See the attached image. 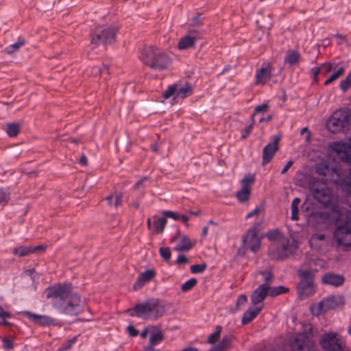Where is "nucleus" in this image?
Listing matches in <instances>:
<instances>
[{"label": "nucleus", "instance_id": "obj_1", "mask_svg": "<svg viewBox=\"0 0 351 351\" xmlns=\"http://www.w3.org/2000/svg\"><path fill=\"white\" fill-rule=\"evenodd\" d=\"M330 148L341 160L351 165V137L347 141L333 142ZM316 172L339 186L346 195L347 202L351 207V167L348 176L337 167L330 169L325 162H321L316 167Z\"/></svg>", "mask_w": 351, "mask_h": 351}, {"label": "nucleus", "instance_id": "obj_2", "mask_svg": "<svg viewBox=\"0 0 351 351\" xmlns=\"http://www.w3.org/2000/svg\"><path fill=\"white\" fill-rule=\"evenodd\" d=\"M330 218L337 221H343L342 223L337 225L333 232L335 242L339 245L351 246V210L334 206Z\"/></svg>", "mask_w": 351, "mask_h": 351}, {"label": "nucleus", "instance_id": "obj_3", "mask_svg": "<svg viewBox=\"0 0 351 351\" xmlns=\"http://www.w3.org/2000/svg\"><path fill=\"white\" fill-rule=\"evenodd\" d=\"M140 58L145 64L158 71L166 69L170 62L165 53L152 46L145 47L141 51Z\"/></svg>", "mask_w": 351, "mask_h": 351}, {"label": "nucleus", "instance_id": "obj_4", "mask_svg": "<svg viewBox=\"0 0 351 351\" xmlns=\"http://www.w3.org/2000/svg\"><path fill=\"white\" fill-rule=\"evenodd\" d=\"M53 306L60 313L69 315H77L86 307L85 301L76 293L71 294L64 302L53 303Z\"/></svg>", "mask_w": 351, "mask_h": 351}, {"label": "nucleus", "instance_id": "obj_5", "mask_svg": "<svg viewBox=\"0 0 351 351\" xmlns=\"http://www.w3.org/2000/svg\"><path fill=\"white\" fill-rule=\"evenodd\" d=\"M116 29L109 25L97 27L90 34V45L93 48L99 45H104L112 44L114 41Z\"/></svg>", "mask_w": 351, "mask_h": 351}, {"label": "nucleus", "instance_id": "obj_6", "mask_svg": "<svg viewBox=\"0 0 351 351\" xmlns=\"http://www.w3.org/2000/svg\"><path fill=\"white\" fill-rule=\"evenodd\" d=\"M344 298L341 295H331L324 298L319 303L311 306L313 315L318 316L328 311L335 309L343 305Z\"/></svg>", "mask_w": 351, "mask_h": 351}, {"label": "nucleus", "instance_id": "obj_7", "mask_svg": "<svg viewBox=\"0 0 351 351\" xmlns=\"http://www.w3.org/2000/svg\"><path fill=\"white\" fill-rule=\"evenodd\" d=\"M300 282L298 285V294L302 300L313 295L315 293V285L313 274L308 270H299Z\"/></svg>", "mask_w": 351, "mask_h": 351}, {"label": "nucleus", "instance_id": "obj_8", "mask_svg": "<svg viewBox=\"0 0 351 351\" xmlns=\"http://www.w3.org/2000/svg\"><path fill=\"white\" fill-rule=\"evenodd\" d=\"M156 299H149L138 303L128 311L130 315L136 316L144 319H155Z\"/></svg>", "mask_w": 351, "mask_h": 351}, {"label": "nucleus", "instance_id": "obj_9", "mask_svg": "<svg viewBox=\"0 0 351 351\" xmlns=\"http://www.w3.org/2000/svg\"><path fill=\"white\" fill-rule=\"evenodd\" d=\"M313 197L324 206L327 207L332 199V191L323 182H314L311 187Z\"/></svg>", "mask_w": 351, "mask_h": 351}, {"label": "nucleus", "instance_id": "obj_10", "mask_svg": "<svg viewBox=\"0 0 351 351\" xmlns=\"http://www.w3.org/2000/svg\"><path fill=\"white\" fill-rule=\"evenodd\" d=\"M74 293L70 284H59L47 289V297L53 298V303L64 302Z\"/></svg>", "mask_w": 351, "mask_h": 351}, {"label": "nucleus", "instance_id": "obj_11", "mask_svg": "<svg viewBox=\"0 0 351 351\" xmlns=\"http://www.w3.org/2000/svg\"><path fill=\"white\" fill-rule=\"evenodd\" d=\"M322 348L326 351H343V339L335 332L324 335L320 340Z\"/></svg>", "mask_w": 351, "mask_h": 351}, {"label": "nucleus", "instance_id": "obj_12", "mask_svg": "<svg viewBox=\"0 0 351 351\" xmlns=\"http://www.w3.org/2000/svg\"><path fill=\"white\" fill-rule=\"evenodd\" d=\"M21 314L27 317L31 322L40 327H61L62 325L58 320L43 315L33 313L25 311L21 312Z\"/></svg>", "mask_w": 351, "mask_h": 351}, {"label": "nucleus", "instance_id": "obj_13", "mask_svg": "<svg viewBox=\"0 0 351 351\" xmlns=\"http://www.w3.org/2000/svg\"><path fill=\"white\" fill-rule=\"evenodd\" d=\"M260 223H256L243 236V244L249 247L251 251L256 252L261 247V239L258 237Z\"/></svg>", "mask_w": 351, "mask_h": 351}, {"label": "nucleus", "instance_id": "obj_14", "mask_svg": "<svg viewBox=\"0 0 351 351\" xmlns=\"http://www.w3.org/2000/svg\"><path fill=\"white\" fill-rule=\"evenodd\" d=\"M193 86L189 83L184 84L180 86L178 84H172L169 86L167 90L163 93L165 99H167L171 97L173 99L181 98L184 99L192 93Z\"/></svg>", "mask_w": 351, "mask_h": 351}, {"label": "nucleus", "instance_id": "obj_15", "mask_svg": "<svg viewBox=\"0 0 351 351\" xmlns=\"http://www.w3.org/2000/svg\"><path fill=\"white\" fill-rule=\"evenodd\" d=\"M290 346L293 351H314V341L308 335L307 330L299 333Z\"/></svg>", "mask_w": 351, "mask_h": 351}, {"label": "nucleus", "instance_id": "obj_16", "mask_svg": "<svg viewBox=\"0 0 351 351\" xmlns=\"http://www.w3.org/2000/svg\"><path fill=\"white\" fill-rule=\"evenodd\" d=\"M273 69L269 62H265L262 67L256 70L255 84L263 85L270 80Z\"/></svg>", "mask_w": 351, "mask_h": 351}, {"label": "nucleus", "instance_id": "obj_17", "mask_svg": "<svg viewBox=\"0 0 351 351\" xmlns=\"http://www.w3.org/2000/svg\"><path fill=\"white\" fill-rule=\"evenodd\" d=\"M269 285L262 284L259 285L252 293L251 302L253 306L263 304L262 302L269 295Z\"/></svg>", "mask_w": 351, "mask_h": 351}, {"label": "nucleus", "instance_id": "obj_18", "mask_svg": "<svg viewBox=\"0 0 351 351\" xmlns=\"http://www.w3.org/2000/svg\"><path fill=\"white\" fill-rule=\"evenodd\" d=\"M280 137L275 136L273 138V141L268 143L263 150V165H265L269 163L273 158L275 153L278 149V141Z\"/></svg>", "mask_w": 351, "mask_h": 351}, {"label": "nucleus", "instance_id": "obj_19", "mask_svg": "<svg viewBox=\"0 0 351 351\" xmlns=\"http://www.w3.org/2000/svg\"><path fill=\"white\" fill-rule=\"evenodd\" d=\"M199 38V34L197 32L189 31L186 35L180 39L178 47L180 50L191 48Z\"/></svg>", "mask_w": 351, "mask_h": 351}, {"label": "nucleus", "instance_id": "obj_20", "mask_svg": "<svg viewBox=\"0 0 351 351\" xmlns=\"http://www.w3.org/2000/svg\"><path fill=\"white\" fill-rule=\"evenodd\" d=\"M294 247L289 243L283 245L282 247L275 250L273 247H269V254L273 259H283L289 256L293 252Z\"/></svg>", "mask_w": 351, "mask_h": 351}, {"label": "nucleus", "instance_id": "obj_21", "mask_svg": "<svg viewBox=\"0 0 351 351\" xmlns=\"http://www.w3.org/2000/svg\"><path fill=\"white\" fill-rule=\"evenodd\" d=\"M155 275L156 273L152 269H148L141 273L133 285V289L134 290L140 289L145 284L150 282Z\"/></svg>", "mask_w": 351, "mask_h": 351}, {"label": "nucleus", "instance_id": "obj_22", "mask_svg": "<svg viewBox=\"0 0 351 351\" xmlns=\"http://www.w3.org/2000/svg\"><path fill=\"white\" fill-rule=\"evenodd\" d=\"M344 277L340 274L333 273H326L322 277V281L325 285L333 287H339L344 282Z\"/></svg>", "mask_w": 351, "mask_h": 351}, {"label": "nucleus", "instance_id": "obj_23", "mask_svg": "<svg viewBox=\"0 0 351 351\" xmlns=\"http://www.w3.org/2000/svg\"><path fill=\"white\" fill-rule=\"evenodd\" d=\"M263 308V304L259 306H250L244 313L242 317L241 322L243 324H247L250 323L253 319H254L260 311Z\"/></svg>", "mask_w": 351, "mask_h": 351}, {"label": "nucleus", "instance_id": "obj_24", "mask_svg": "<svg viewBox=\"0 0 351 351\" xmlns=\"http://www.w3.org/2000/svg\"><path fill=\"white\" fill-rule=\"evenodd\" d=\"M195 243H192L186 235H180V240L175 247L178 252L188 251L193 247Z\"/></svg>", "mask_w": 351, "mask_h": 351}, {"label": "nucleus", "instance_id": "obj_25", "mask_svg": "<svg viewBox=\"0 0 351 351\" xmlns=\"http://www.w3.org/2000/svg\"><path fill=\"white\" fill-rule=\"evenodd\" d=\"M167 223V219L164 217L154 216L153 217V228L156 233H160L163 231Z\"/></svg>", "mask_w": 351, "mask_h": 351}, {"label": "nucleus", "instance_id": "obj_26", "mask_svg": "<svg viewBox=\"0 0 351 351\" xmlns=\"http://www.w3.org/2000/svg\"><path fill=\"white\" fill-rule=\"evenodd\" d=\"M21 128V125L19 123H9L6 124L5 132L10 138L16 137Z\"/></svg>", "mask_w": 351, "mask_h": 351}, {"label": "nucleus", "instance_id": "obj_27", "mask_svg": "<svg viewBox=\"0 0 351 351\" xmlns=\"http://www.w3.org/2000/svg\"><path fill=\"white\" fill-rule=\"evenodd\" d=\"M107 204L110 207L117 208L121 204L122 196L120 193L110 194L106 197Z\"/></svg>", "mask_w": 351, "mask_h": 351}, {"label": "nucleus", "instance_id": "obj_28", "mask_svg": "<svg viewBox=\"0 0 351 351\" xmlns=\"http://www.w3.org/2000/svg\"><path fill=\"white\" fill-rule=\"evenodd\" d=\"M325 265L326 262L324 260L318 258H313L309 262L310 269L308 270L311 271L313 274V272L317 271L319 269L324 267Z\"/></svg>", "mask_w": 351, "mask_h": 351}, {"label": "nucleus", "instance_id": "obj_29", "mask_svg": "<svg viewBox=\"0 0 351 351\" xmlns=\"http://www.w3.org/2000/svg\"><path fill=\"white\" fill-rule=\"evenodd\" d=\"M162 334L160 332V330H158V332L153 334L149 339V343L151 346L145 349L144 351H154L153 346L159 343L162 341Z\"/></svg>", "mask_w": 351, "mask_h": 351}, {"label": "nucleus", "instance_id": "obj_30", "mask_svg": "<svg viewBox=\"0 0 351 351\" xmlns=\"http://www.w3.org/2000/svg\"><path fill=\"white\" fill-rule=\"evenodd\" d=\"M299 58L300 53L296 51H291L287 54L285 58V62L291 66H293L297 64Z\"/></svg>", "mask_w": 351, "mask_h": 351}, {"label": "nucleus", "instance_id": "obj_31", "mask_svg": "<svg viewBox=\"0 0 351 351\" xmlns=\"http://www.w3.org/2000/svg\"><path fill=\"white\" fill-rule=\"evenodd\" d=\"M25 45V40L19 38L16 43L10 45L5 49V51L9 54L17 51L22 46Z\"/></svg>", "mask_w": 351, "mask_h": 351}, {"label": "nucleus", "instance_id": "obj_32", "mask_svg": "<svg viewBox=\"0 0 351 351\" xmlns=\"http://www.w3.org/2000/svg\"><path fill=\"white\" fill-rule=\"evenodd\" d=\"M32 246H19L13 250V254L19 256H25L32 254Z\"/></svg>", "mask_w": 351, "mask_h": 351}, {"label": "nucleus", "instance_id": "obj_33", "mask_svg": "<svg viewBox=\"0 0 351 351\" xmlns=\"http://www.w3.org/2000/svg\"><path fill=\"white\" fill-rule=\"evenodd\" d=\"M250 191V189L241 187V190L237 193L236 197L240 202H245L248 199Z\"/></svg>", "mask_w": 351, "mask_h": 351}, {"label": "nucleus", "instance_id": "obj_34", "mask_svg": "<svg viewBox=\"0 0 351 351\" xmlns=\"http://www.w3.org/2000/svg\"><path fill=\"white\" fill-rule=\"evenodd\" d=\"M288 291H289L288 288H287L284 286H282V285H280L278 287H269V295H270L271 297H275V296L279 295L280 294L285 293Z\"/></svg>", "mask_w": 351, "mask_h": 351}, {"label": "nucleus", "instance_id": "obj_35", "mask_svg": "<svg viewBox=\"0 0 351 351\" xmlns=\"http://www.w3.org/2000/svg\"><path fill=\"white\" fill-rule=\"evenodd\" d=\"M300 203V199L296 197L293 199L291 202V216L292 220L296 221L298 219V206Z\"/></svg>", "mask_w": 351, "mask_h": 351}, {"label": "nucleus", "instance_id": "obj_36", "mask_svg": "<svg viewBox=\"0 0 351 351\" xmlns=\"http://www.w3.org/2000/svg\"><path fill=\"white\" fill-rule=\"evenodd\" d=\"M344 72L343 66L339 67L324 82L325 85H328L333 81L338 79Z\"/></svg>", "mask_w": 351, "mask_h": 351}, {"label": "nucleus", "instance_id": "obj_37", "mask_svg": "<svg viewBox=\"0 0 351 351\" xmlns=\"http://www.w3.org/2000/svg\"><path fill=\"white\" fill-rule=\"evenodd\" d=\"M77 337L75 336L69 339L65 343H63L58 350V351H68L76 343Z\"/></svg>", "mask_w": 351, "mask_h": 351}, {"label": "nucleus", "instance_id": "obj_38", "mask_svg": "<svg viewBox=\"0 0 351 351\" xmlns=\"http://www.w3.org/2000/svg\"><path fill=\"white\" fill-rule=\"evenodd\" d=\"M254 181V176L248 174L245 176L241 181V187L250 189V184Z\"/></svg>", "mask_w": 351, "mask_h": 351}, {"label": "nucleus", "instance_id": "obj_39", "mask_svg": "<svg viewBox=\"0 0 351 351\" xmlns=\"http://www.w3.org/2000/svg\"><path fill=\"white\" fill-rule=\"evenodd\" d=\"M196 284V279L191 278L182 285L181 290L183 292H187L191 290Z\"/></svg>", "mask_w": 351, "mask_h": 351}, {"label": "nucleus", "instance_id": "obj_40", "mask_svg": "<svg viewBox=\"0 0 351 351\" xmlns=\"http://www.w3.org/2000/svg\"><path fill=\"white\" fill-rule=\"evenodd\" d=\"M266 237L269 241H276L280 238L281 234L280 232L278 229H274L269 230L266 234Z\"/></svg>", "mask_w": 351, "mask_h": 351}, {"label": "nucleus", "instance_id": "obj_41", "mask_svg": "<svg viewBox=\"0 0 351 351\" xmlns=\"http://www.w3.org/2000/svg\"><path fill=\"white\" fill-rule=\"evenodd\" d=\"M10 317L11 315L9 313L4 311L2 308H0V325L10 326L7 319Z\"/></svg>", "mask_w": 351, "mask_h": 351}, {"label": "nucleus", "instance_id": "obj_42", "mask_svg": "<svg viewBox=\"0 0 351 351\" xmlns=\"http://www.w3.org/2000/svg\"><path fill=\"white\" fill-rule=\"evenodd\" d=\"M339 86L343 91H346L351 86V72L349 73L346 77L341 82Z\"/></svg>", "mask_w": 351, "mask_h": 351}, {"label": "nucleus", "instance_id": "obj_43", "mask_svg": "<svg viewBox=\"0 0 351 351\" xmlns=\"http://www.w3.org/2000/svg\"><path fill=\"white\" fill-rule=\"evenodd\" d=\"M10 199V193L7 189L0 188V204H5Z\"/></svg>", "mask_w": 351, "mask_h": 351}, {"label": "nucleus", "instance_id": "obj_44", "mask_svg": "<svg viewBox=\"0 0 351 351\" xmlns=\"http://www.w3.org/2000/svg\"><path fill=\"white\" fill-rule=\"evenodd\" d=\"M165 313V307L162 303L156 300L155 319L160 317Z\"/></svg>", "mask_w": 351, "mask_h": 351}, {"label": "nucleus", "instance_id": "obj_45", "mask_svg": "<svg viewBox=\"0 0 351 351\" xmlns=\"http://www.w3.org/2000/svg\"><path fill=\"white\" fill-rule=\"evenodd\" d=\"M268 108L269 106L266 103L257 106L254 109V113L251 117L252 121H254V117L256 114L262 113L267 111L268 110Z\"/></svg>", "mask_w": 351, "mask_h": 351}, {"label": "nucleus", "instance_id": "obj_46", "mask_svg": "<svg viewBox=\"0 0 351 351\" xmlns=\"http://www.w3.org/2000/svg\"><path fill=\"white\" fill-rule=\"evenodd\" d=\"M321 73L326 75L333 70V64L330 62H325L320 66Z\"/></svg>", "mask_w": 351, "mask_h": 351}, {"label": "nucleus", "instance_id": "obj_47", "mask_svg": "<svg viewBox=\"0 0 351 351\" xmlns=\"http://www.w3.org/2000/svg\"><path fill=\"white\" fill-rule=\"evenodd\" d=\"M206 268L205 264L202 265H193L190 267L191 272L193 274L202 273Z\"/></svg>", "mask_w": 351, "mask_h": 351}, {"label": "nucleus", "instance_id": "obj_48", "mask_svg": "<svg viewBox=\"0 0 351 351\" xmlns=\"http://www.w3.org/2000/svg\"><path fill=\"white\" fill-rule=\"evenodd\" d=\"M3 346L7 350L13 348L12 340L10 337H4L2 338Z\"/></svg>", "mask_w": 351, "mask_h": 351}, {"label": "nucleus", "instance_id": "obj_49", "mask_svg": "<svg viewBox=\"0 0 351 351\" xmlns=\"http://www.w3.org/2000/svg\"><path fill=\"white\" fill-rule=\"evenodd\" d=\"M160 256L165 260L169 261L171 258V252L169 248L168 247H160Z\"/></svg>", "mask_w": 351, "mask_h": 351}, {"label": "nucleus", "instance_id": "obj_50", "mask_svg": "<svg viewBox=\"0 0 351 351\" xmlns=\"http://www.w3.org/2000/svg\"><path fill=\"white\" fill-rule=\"evenodd\" d=\"M247 301V298L246 295H240L237 300V303H236L237 308L240 309V307L244 306L246 304Z\"/></svg>", "mask_w": 351, "mask_h": 351}, {"label": "nucleus", "instance_id": "obj_51", "mask_svg": "<svg viewBox=\"0 0 351 351\" xmlns=\"http://www.w3.org/2000/svg\"><path fill=\"white\" fill-rule=\"evenodd\" d=\"M325 239V236L324 234H314L311 236L309 243L311 245H313L314 242L317 241H323Z\"/></svg>", "mask_w": 351, "mask_h": 351}, {"label": "nucleus", "instance_id": "obj_52", "mask_svg": "<svg viewBox=\"0 0 351 351\" xmlns=\"http://www.w3.org/2000/svg\"><path fill=\"white\" fill-rule=\"evenodd\" d=\"M164 217H169L174 220H179V214L171 210H165L162 213Z\"/></svg>", "mask_w": 351, "mask_h": 351}, {"label": "nucleus", "instance_id": "obj_53", "mask_svg": "<svg viewBox=\"0 0 351 351\" xmlns=\"http://www.w3.org/2000/svg\"><path fill=\"white\" fill-rule=\"evenodd\" d=\"M220 331L221 330H216L215 332L210 335L208 337L209 343H213L219 339L220 337Z\"/></svg>", "mask_w": 351, "mask_h": 351}, {"label": "nucleus", "instance_id": "obj_54", "mask_svg": "<svg viewBox=\"0 0 351 351\" xmlns=\"http://www.w3.org/2000/svg\"><path fill=\"white\" fill-rule=\"evenodd\" d=\"M108 68L106 66H104L103 68H100L99 66H95L93 68L92 74L97 75L102 74L104 71H107Z\"/></svg>", "mask_w": 351, "mask_h": 351}, {"label": "nucleus", "instance_id": "obj_55", "mask_svg": "<svg viewBox=\"0 0 351 351\" xmlns=\"http://www.w3.org/2000/svg\"><path fill=\"white\" fill-rule=\"evenodd\" d=\"M262 276H263V279L265 281L266 284H269L268 282L271 279L272 274L269 271H263L261 272Z\"/></svg>", "mask_w": 351, "mask_h": 351}, {"label": "nucleus", "instance_id": "obj_56", "mask_svg": "<svg viewBox=\"0 0 351 351\" xmlns=\"http://www.w3.org/2000/svg\"><path fill=\"white\" fill-rule=\"evenodd\" d=\"M260 208L256 207V208H254L252 211L250 212L247 216H246V218L247 219H249V218H251L255 215H257L259 213H260Z\"/></svg>", "mask_w": 351, "mask_h": 351}, {"label": "nucleus", "instance_id": "obj_57", "mask_svg": "<svg viewBox=\"0 0 351 351\" xmlns=\"http://www.w3.org/2000/svg\"><path fill=\"white\" fill-rule=\"evenodd\" d=\"M176 262L178 264H184L188 262L187 258L184 255H180L178 256Z\"/></svg>", "mask_w": 351, "mask_h": 351}, {"label": "nucleus", "instance_id": "obj_58", "mask_svg": "<svg viewBox=\"0 0 351 351\" xmlns=\"http://www.w3.org/2000/svg\"><path fill=\"white\" fill-rule=\"evenodd\" d=\"M293 162L292 160H289L282 169L281 174H285L288 171V169L293 165Z\"/></svg>", "mask_w": 351, "mask_h": 351}, {"label": "nucleus", "instance_id": "obj_59", "mask_svg": "<svg viewBox=\"0 0 351 351\" xmlns=\"http://www.w3.org/2000/svg\"><path fill=\"white\" fill-rule=\"evenodd\" d=\"M320 66L319 67H313L311 69V71L314 75L315 78L317 77L319 73H321Z\"/></svg>", "mask_w": 351, "mask_h": 351}, {"label": "nucleus", "instance_id": "obj_60", "mask_svg": "<svg viewBox=\"0 0 351 351\" xmlns=\"http://www.w3.org/2000/svg\"><path fill=\"white\" fill-rule=\"evenodd\" d=\"M32 253H34V252H38L40 251H43L44 250V247L42 246V245H37L36 247H32Z\"/></svg>", "mask_w": 351, "mask_h": 351}, {"label": "nucleus", "instance_id": "obj_61", "mask_svg": "<svg viewBox=\"0 0 351 351\" xmlns=\"http://www.w3.org/2000/svg\"><path fill=\"white\" fill-rule=\"evenodd\" d=\"M179 220H181L182 222L186 223L189 220V217L188 215H182L179 214Z\"/></svg>", "mask_w": 351, "mask_h": 351}, {"label": "nucleus", "instance_id": "obj_62", "mask_svg": "<svg viewBox=\"0 0 351 351\" xmlns=\"http://www.w3.org/2000/svg\"><path fill=\"white\" fill-rule=\"evenodd\" d=\"M252 130V124L250 125L245 128V134L242 135V138H245V136L249 134Z\"/></svg>", "mask_w": 351, "mask_h": 351}, {"label": "nucleus", "instance_id": "obj_63", "mask_svg": "<svg viewBox=\"0 0 351 351\" xmlns=\"http://www.w3.org/2000/svg\"><path fill=\"white\" fill-rule=\"evenodd\" d=\"M128 331L129 335L130 337H136L139 334L138 330H128Z\"/></svg>", "mask_w": 351, "mask_h": 351}, {"label": "nucleus", "instance_id": "obj_64", "mask_svg": "<svg viewBox=\"0 0 351 351\" xmlns=\"http://www.w3.org/2000/svg\"><path fill=\"white\" fill-rule=\"evenodd\" d=\"M271 117H271V115H269V116H268L267 117H266V118H263V117H262V118H261V119H259V122H260V123H261V122H268V121H269L271 119Z\"/></svg>", "mask_w": 351, "mask_h": 351}]
</instances>
